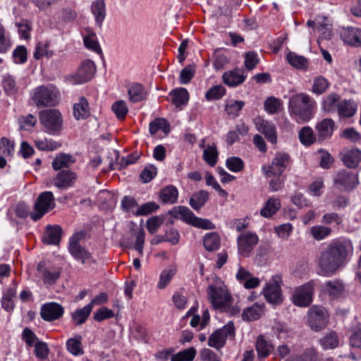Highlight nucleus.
<instances>
[{
	"mask_svg": "<svg viewBox=\"0 0 361 361\" xmlns=\"http://www.w3.org/2000/svg\"><path fill=\"white\" fill-rule=\"evenodd\" d=\"M353 252V246L350 240H333L320 252L315 260L317 274L324 277L333 276L347 264Z\"/></svg>",
	"mask_w": 361,
	"mask_h": 361,
	"instance_id": "f257e3e1",
	"label": "nucleus"
},
{
	"mask_svg": "<svg viewBox=\"0 0 361 361\" xmlns=\"http://www.w3.org/2000/svg\"><path fill=\"white\" fill-rule=\"evenodd\" d=\"M208 300L215 310L223 312H230L232 314L238 313V308L231 310L233 303V297L227 286L221 278L212 276L207 288Z\"/></svg>",
	"mask_w": 361,
	"mask_h": 361,
	"instance_id": "f03ea898",
	"label": "nucleus"
},
{
	"mask_svg": "<svg viewBox=\"0 0 361 361\" xmlns=\"http://www.w3.org/2000/svg\"><path fill=\"white\" fill-rule=\"evenodd\" d=\"M317 102L306 93H299L292 96L288 102V111L291 116L298 122L310 121L316 112Z\"/></svg>",
	"mask_w": 361,
	"mask_h": 361,
	"instance_id": "7ed1b4c3",
	"label": "nucleus"
},
{
	"mask_svg": "<svg viewBox=\"0 0 361 361\" xmlns=\"http://www.w3.org/2000/svg\"><path fill=\"white\" fill-rule=\"evenodd\" d=\"M30 99L38 109L55 106L60 100V92L53 85H39L31 90Z\"/></svg>",
	"mask_w": 361,
	"mask_h": 361,
	"instance_id": "20e7f679",
	"label": "nucleus"
},
{
	"mask_svg": "<svg viewBox=\"0 0 361 361\" xmlns=\"http://www.w3.org/2000/svg\"><path fill=\"white\" fill-rule=\"evenodd\" d=\"M96 71L94 62L90 59H85L80 63L75 73L66 77V80L72 85L83 84L94 77Z\"/></svg>",
	"mask_w": 361,
	"mask_h": 361,
	"instance_id": "39448f33",
	"label": "nucleus"
},
{
	"mask_svg": "<svg viewBox=\"0 0 361 361\" xmlns=\"http://www.w3.org/2000/svg\"><path fill=\"white\" fill-rule=\"evenodd\" d=\"M316 281L311 280L294 288L292 293L293 303L301 307L310 305L313 300V295Z\"/></svg>",
	"mask_w": 361,
	"mask_h": 361,
	"instance_id": "423d86ee",
	"label": "nucleus"
},
{
	"mask_svg": "<svg viewBox=\"0 0 361 361\" xmlns=\"http://www.w3.org/2000/svg\"><path fill=\"white\" fill-rule=\"evenodd\" d=\"M281 285V276L279 275H274L262 288V293L269 303L274 305H279L283 302V298Z\"/></svg>",
	"mask_w": 361,
	"mask_h": 361,
	"instance_id": "0eeeda50",
	"label": "nucleus"
},
{
	"mask_svg": "<svg viewBox=\"0 0 361 361\" xmlns=\"http://www.w3.org/2000/svg\"><path fill=\"white\" fill-rule=\"evenodd\" d=\"M56 206L54 194L50 191L40 193L35 203L34 209L30 213V218L37 221L45 214L54 209Z\"/></svg>",
	"mask_w": 361,
	"mask_h": 361,
	"instance_id": "6e6552de",
	"label": "nucleus"
},
{
	"mask_svg": "<svg viewBox=\"0 0 361 361\" xmlns=\"http://www.w3.org/2000/svg\"><path fill=\"white\" fill-rule=\"evenodd\" d=\"M145 230L142 227H131L128 233L123 235L120 243L126 248L134 247L142 256L145 244Z\"/></svg>",
	"mask_w": 361,
	"mask_h": 361,
	"instance_id": "1a4fd4ad",
	"label": "nucleus"
},
{
	"mask_svg": "<svg viewBox=\"0 0 361 361\" xmlns=\"http://www.w3.org/2000/svg\"><path fill=\"white\" fill-rule=\"evenodd\" d=\"M41 124L46 131L50 134H55L60 130L63 119L61 112L55 109L41 111L39 114Z\"/></svg>",
	"mask_w": 361,
	"mask_h": 361,
	"instance_id": "9d476101",
	"label": "nucleus"
},
{
	"mask_svg": "<svg viewBox=\"0 0 361 361\" xmlns=\"http://www.w3.org/2000/svg\"><path fill=\"white\" fill-rule=\"evenodd\" d=\"M169 214L172 218L180 219L185 224L190 226H211V222L195 216L193 212L187 207L178 206L173 207Z\"/></svg>",
	"mask_w": 361,
	"mask_h": 361,
	"instance_id": "9b49d317",
	"label": "nucleus"
},
{
	"mask_svg": "<svg viewBox=\"0 0 361 361\" xmlns=\"http://www.w3.org/2000/svg\"><path fill=\"white\" fill-rule=\"evenodd\" d=\"M37 276L44 285L51 286L61 276V269L58 266L46 262H40L37 266Z\"/></svg>",
	"mask_w": 361,
	"mask_h": 361,
	"instance_id": "f8f14e48",
	"label": "nucleus"
},
{
	"mask_svg": "<svg viewBox=\"0 0 361 361\" xmlns=\"http://www.w3.org/2000/svg\"><path fill=\"white\" fill-rule=\"evenodd\" d=\"M85 237V233L80 231L74 233L69 240L68 251L76 259L85 264L92 258V255L80 245V242Z\"/></svg>",
	"mask_w": 361,
	"mask_h": 361,
	"instance_id": "ddd939ff",
	"label": "nucleus"
},
{
	"mask_svg": "<svg viewBox=\"0 0 361 361\" xmlns=\"http://www.w3.org/2000/svg\"><path fill=\"white\" fill-rule=\"evenodd\" d=\"M329 313L322 306L314 305L308 311V322L312 329L318 331L326 327Z\"/></svg>",
	"mask_w": 361,
	"mask_h": 361,
	"instance_id": "4468645a",
	"label": "nucleus"
},
{
	"mask_svg": "<svg viewBox=\"0 0 361 361\" xmlns=\"http://www.w3.org/2000/svg\"><path fill=\"white\" fill-rule=\"evenodd\" d=\"M289 161V154L282 152L277 153L269 166L262 167L264 175L266 178H271L272 176L282 175L288 166Z\"/></svg>",
	"mask_w": 361,
	"mask_h": 361,
	"instance_id": "2eb2a0df",
	"label": "nucleus"
},
{
	"mask_svg": "<svg viewBox=\"0 0 361 361\" xmlns=\"http://www.w3.org/2000/svg\"><path fill=\"white\" fill-rule=\"evenodd\" d=\"M235 333V328L233 322H228L227 324L224 326L221 329H219L214 331L209 338L208 344L209 346L219 349L222 348L228 337H232Z\"/></svg>",
	"mask_w": 361,
	"mask_h": 361,
	"instance_id": "dca6fc26",
	"label": "nucleus"
},
{
	"mask_svg": "<svg viewBox=\"0 0 361 361\" xmlns=\"http://www.w3.org/2000/svg\"><path fill=\"white\" fill-rule=\"evenodd\" d=\"M334 183L341 190H350L358 184L357 175L347 170L340 171L334 178Z\"/></svg>",
	"mask_w": 361,
	"mask_h": 361,
	"instance_id": "f3484780",
	"label": "nucleus"
},
{
	"mask_svg": "<svg viewBox=\"0 0 361 361\" xmlns=\"http://www.w3.org/2000/svg\"><path fill=\"white\" fill-rule=\"evenodd\" d=\"M63 306L54 302L45 303L40 309V316L46 322L57 320L63 315Z\"/></svg>",
	"mask_w": 361,
	"mask_h": 361,
	"instance_id": "a211bd4d",
	"label": "nucleus"
},
{
	"mask_svg": "<svg viewBox=\"0 0 361 361\" xmlns=\"http://www.w3.org/2000/svg\"><path fill=\"white\" fill-rule=\"evenodd\" d=\"M258 241V236L254 233H243L240 234L238 238V252L243 256H248Z\"/></svg>",
	"mask_w": 361,
	"mask_h": 361,
	"instance_id": "6ab92c4d",
	"label": "nucleus"
},
{
	"mask_svg": "<svg viewBox=\"0 0 361 361\" xmlns=\"http://www.w3.org/2000/svg\"><path fill=\"white\" fill-rule=\"evenodd\" d=\"M256 129L264 135L267 141L271 144L277 142L276 128L274 123L257 117L254 120Z\"/></svg>",
	"mask_w": 361,
	"mask_h": 361,
	"instance_id": "aec40b11",
	"label": "nucleus"
},
{
	"mask_svg": "<svg viewBox=\"0 0 361 361\" xmlns=\"http://www.w3.org/2000/svg\"><path fill=\"white\" fill-rule=\"evenodd\" d=\"M321 291L331 299H337L344 295L345 286L340 280H329L322 285Z\"/></svg>",
	"mask_w": 361,
	"mask_h": 361,
	"instance_id": "412c9836",
	"label": "nucleus"
},
{
	"mask_svg": "<svg viewBox=\"0 0 361 361\" xmlns=\"http://www.w3.org/2000/svg\"><path fill=\"white\" fill-rule=\"evenodd\" d=\"M77 178V175L71 170H61L54 178V185L59 189L72 187Z\"/></svg>",
	"mask_w": 361,
	"mask_h": 361,
	"instance_id": "4be33fe9",
	"label": "nucleus"
},
{
	"mask_svg": "<svg viewBox=\"0 0 361 361\" xmlns=\"http://www.w3.org/2000/svg\"><path fill=\"white\" fill-rule=\"evenodd\" d=\"M247 75L240 68H234L226 71L222 75V80L225 85L230 87H235L245 80Z\"/></svg>",
	"mask_w": 361,
	"mask_h": 361,
	"instance_id": "5701e85b",
	"label": "nucleus"
},
{
	"mask_svg": "<svg viewBox=\"0 0 361 361\" xmlns=\"http://www.w3.org/2000/svg\"><path fill=\"white\" fill-rule=\"evenodd\" d=\"M343 41L350 46H361V29L355 27H344L341 31Z\"/></svg>",
	"mask_w": 361,
	"mask_h": 361,
	"instance_id": "b1692460",
	"label": "nucleus"
},
{
	"mask_svg": "<svg viewBox=\"0 0 361 361\" xmlns=\"http://www.w3.org/2000/svg\"><path fill=\"white\" fill-rule=\"evenodd\" d=\"M90 106L85 97H80L73 104V116L77 121L85 120L90 116Z\"/></svg>",
	"mask_w": 361,
	"mask_h": 361,
	"instance_id": "393cba45",
	"label": "nucleus"
},
{
	"mask_svg": "<svg viewBox=\"0 0 361 361\" xmlns=\"http://www.w3.org/2000/svg\"><path fill=\"white\" fill-rule=\"evenodd\" d=\"M341 156L343 164L348 168H356L361 161V151L357 148L343 149Z\"/></svg>",
	"mask_w": 361,
	"mask_h": 361,
	"instance_id": "a878e982",
	"label": "nucleus"
},
{
	"mask_svg": "<svg viewBox=\"0 0 361 361\" xmlns=\"http://www.w3.org/2000/svg\"><path fill=\"white\" fill-rule=\"evenodd\" d=\"M341 100V97L338 93L331 92L322 98L321 109L325 113H336Z\"/></svg>",
	"mask_w": 361,
	"mask_h": 361,
	"instance_id": "bb28decb",
	"label": "nucleus"
},
{
	"mask_svg": "<svg viewBox=\"0 0 361 361\" xmlns=\"http://www.w3.org/2000/svg\"><path fill=\"white\" fill-rule=\"evenodd\" d=\"M82 35L85 47L99 55H102V49L98 42L96 33L90 29H86L85 33Z\"/></svg>",
	"mask_w": 361,
	"mask_h": 361,
	"instance_id": "cd10ccee",
	"label": "nucleus"
},
{
	"mask_svg": "<svg viewBox=\"0 0 361 361\" xmlns=\"http://www.w3.org/2000/svg\"><path fill=\"white\" fill-rule=\"evenodd\" d=\"M334 121L331 118H324L316 126L318 139L324 140L331 137L334 129Z\"/></svg>",
	"mask_w": 361,
	"mask_h": 361,
	"instance_id": "c85d7f7f",
	"label": "nucleus"
},
{
	"mask_svg": "<svg viewBox=\"0 0 361 361\" xmlns=\"http://www.w3.org/2000/svg\"><path fill=\"white\" fill-rule=\"evenodd\" d=\"M54 51L51 49L50 42L44 40L37 43L33 57L36 60H40L43 58L49 59L54 56Z\"/></svg>",
	"mask_w": 361,
	"mask_h": 361,
	"instance_id": "c756f323",
	"label": "nucleus"
},
{
	"mask_svg": "<svg viewBox=\"0 0 361 361\" xmlns=\"http://www.w3.org/2000/svg\"><path fill=\"white\" fill-rule=\"evenodd\" d=\"M75 162V158L69 154L61 153L57 154L51 162L54 171H61L63 168H69Z\"/></svg>",
	"mask_w": 361,
	"mask_h": 361,
	"instance_id": "7c9ffc66",
	"label": "nucleus"
},
{
	"mask_svg": "<svg viewBox=\"0 0 361 361\" xmlns=\"http://www.w3.org/2000/svg\"><path fill=\"white\" fill-rule=\"evenodd\" d=\"M16 291L17 283L13 281L6 291L4 293L1 300L2 307L8 312L12 311L15 307L13 299L16 297Z\"/></svg>",
	"mask_w": 361,
	"mask_h": 361,
	"instance_id": "2f4dec72",
	"label": "nucleus"
},
{
	"mask_svg": "<svg viewBox=\"0 0 361 361\" xmlns=\"http://www.w3.org/2000/svg\"><path fill=\"white\" fill-rule=\"evenodd\" d=\"M357 111V104L353 100H341L336 112L340 117L350 118Z\"/></svg>",
	"mask_w": 361,
	"mask_h": 361,
	"instance_id": "473e14b6",
	"label": "nucleus"
},
{
	"mask_svg": "<svg viewBox=\"0 0 361 361\" xmlns=\"http://www.w3.org/2000/svg\"><path fill=\"white\" fill-rule=\"evenodd\" d=\"M61 227H47L42 236V241L48 245H58L61 241Z\"/></svg>",
	"mask_w": 361,
	"mask_h": 361,
	"instance_id": "72a5a7b5",
	"label": "nucleus"
},
{
	"mask_svg": "<svg viewBox=\"0 0 361 361\" xmlns=\"http://www.w3.org/2000/svg\"><path fill=\"white\" fill-rule=\"evenodd\" d=\"M91 11L94 16L96 23L101 27L106 17L104 0H95L91 6Z\"/></svg>",
	"mask_w": 361,
	"mask_h": 361,
	"instance_id": "f704fd0d",
	"label": "nucleus"
},
{
	"mask_svg": "<svg viewBox=\"0 0 361 361\" xmlns=\"http://www.w3.org/2000/svg\"><path fill=\"white\" fill-rule=\"evenodd\" d=\"M178 197V189L172 185L164 188L159 192V198L164 204H174Z\"/></svg>",
	"mask_w": 361,
	"mask_h": 361,
	"instance_id": "c9c22d12",
	"label": "nucleus"
},
{
	"mask_svg": "<svg viewBox=\"0 0 361 361\" xmlns=\"http://www.w3.org/2000/svg\"><path fill=\"white\" fill-rule=\"evenodd\" d=\"M286 59L290 65L297 69L306 71L308 68V59L303 56L290 51L286 54Z\"/></svg>",
	"mask_w": 361,
	"mask_h": 361,
	"instance_id": "e433bc0d",
	"label": "nucleus"
},
{
	"mask_svg": "<svg viewBox=\"0 0 361 361\" xmlns=\"http://www.w3.org/2000/svg\"><path fill=\"white\" fill-rule=\"evenodd\" d=\"M330 85V82L326 78L318 75L312 80L311 92L316 95H321L327 91Z\"/></svg>",
	"mask_w": 361,
	"mask_h": 361,
	"instance_id": "4c0bfd02",
	"label": "nucleus"
},
{
	"mask_svg": "<svg viewBox=\"0 0 361 361\" xmlns=\"http://www.w3.org/2000/svg\"><path fill=\"white\" fill-rule=\"evenodd\" d=\"M209 193L205 190H200L192 194L189 204L195 210L200 209L208 201Z\"/></svg>",
	"mask_w": 361,
	"mask_h": 361,
	"instance_id": "58836bf2",
	"label": "nucleus"
},
{
	"mask_svg": "<svg viewBox=\"0 0 361 361\" xmlns=\"http://www.w3.org/2000/svg\"><path fill=\"white\" fill-rule=\"evenodd\" d=\"M170 94L172 97V103L176 107L185 105L189 99L188 92L183 87L172 90Z\"/></svg>",
	"mask_w": 361,
	"mask_h": 361,
	"instance_id": "ea45409f",
	"label": "nucleus"
},
{
	"mask_svg": "<svg viewBox=\"0 0 361 361\" xmlns=\"http://www.w3.org/2000/svg\"><path fill=\"white\" fill-rule=\"evenodd\" d=\"M339 341L337 333L331 331L320 338L319 343L324 350H330L337 348L339 345Z\"/></svg>",
	"mask_w": 361,
	"mask_h": 361,
	"instance_id": "a19ab883",
	"label": "nucleus"
},
{
	"mask_svg": "<svg viewBox=\"0 0 361 361\" xmlns=\"http://www.w3.org/2000/svg\"><path fill=\"white\" fill-rule=\"evenodd\" d=\"M92 312L90 306L86 305L82 308L77 309L71 313V318L76 326L84 324Z\"/></svg>",
	"mask_w": 361,
	"mask_h": 361,
	"instance_id": "79ce46f5",
	"label": "nucleus"
},
{
	"mask_svg": "<svg viewBox=\"0 0 361 361\" xmlns=\"http://www.w3.org/2000/svg\"><path fill=\"white\" fill-rule=\"evenodd\" d=\"M281 207V202L279 199L271 197L269 198L264 207L261 209V216L269 218L276 213V212Z\"/></svg>",
	"mask_w": 361,
	"mask_h": 361,
	"instance_id": "37998d69",
	"label": "nucleus"
},
{
	"mask_svg": "<svg viewBox=\"0 0 361 361\" xmlns=\"http://www.w3.org/2000/svg\"><path fill=\"white\" fill-rule=\"evenodd\" d=\"M263 312V305L258 303H255L250 307L244 310L242 317L246 321L257 320Z\"/></svg>",
	"mask_w": 361,
	"mask_h": 361,
	"instance_id": "c03bdc74",
	"label": "nucleus"
},
{
	"mask_svg": "<svg viewBox=\"0 0 361 361\" xmlns=\"http://www.w3.org/2000/svg\"><path fill=\"white\" fill-rule=\"evenodd\" d=\"M273 349L272 345L262 335L256 341V350L259 357H267Z\"/></svg>",
	"mask_w": 361,
	"mask_h": 361,
	"instance_id": "a18cd8bd",
	"label": "nucleus"
},
{
	"mask_svg": "<svg viewBox=\"0 0 361 361\" xmlns=\"http://www.w3.org/2000/svg\"><path fill=\"white\" fill-rule=\"evenodd\" d=\"M219 152L214 143L209 145L203 151V159L210 166L217 163Z\"/></svg>",
	"mask_w": 361,
	"mask_h": 361,
	"instance_id": "49530a36",
	"label": "nucleus"
},
{
	"mask_svg": "<svg viewBox=\"0 0 361 361\" xmlns=\"http://www.w3.org/2000/svg\"><path fill=\"white\" fill-rule=\"evenodd\" d=\"M245 106L243 101H238L235 99H229L226 102L225 111L232 118L238 117L240 111Z\"/></svg>",
	"mask_w": 361,
	"mask_h": 361,
	"instance_id": "de8ad7c7",
	"label": "nucleus"
},
{
	"mask_svg": "<svg viewBox=\"0 0 361 361\" xmlns=\"http://www.w3.org/2000/svg\"><path fill=\"white\" fill-rule=\"evenodd\" d=\"M149 130L152 135L157 134L159 130H161L164 133H169L170 125L166 119L157 118L150 123Z\"/></svg>",
	"mask_w": 361,
	"mask_h": 361,
	"instance_id": "09e8293b",
	"label": "nucleus"
},
{
	"mask_svg": "<svg viewBox=\"0 0 361 361\" xmlns=\"http://www.w3.org/2000/svg\"><path fill=\"white\" fill-rule=\"evenodd\" d=\"M128 93L130 100L133 102H139L145 99V94L143 87L140 83L133 84L128 89Z\"/></svg>",
	"mask_w": 361,
	"mask_h": 361,
	"instance_id": "8fccbe9b",
	"label": "nucleus"
},
{
	"mask_svg": "<svg viewBox=\"0 0 361 361\" xmlns=\"http://www.w3.org/2000/svg\"><path fill=\"white\" fill-rule=\"evenodd\" d=\"M2 85L6 94L8 96H13L18 93V87L12 75H5L3 78Z\"/></svg>",
	"mask_w": 361,
	"mask_h": 361,
	"instance_id": "3c124183",
	"label": "nucleus"
},
{
	"mask_svg": "<svg viewBox=\"0 0 361 361\" xmlns=\"http://www.w3.org/2000/svg\"><path fill=\"white\" fill-rule=\"evenodd\" d=\"M176 273V269L174 267H169L164 269L160 274L159 279L157 283V288L164 289L171 281L173 277Z\"/></svg>",
	"mask_w": 361,
	"mask_h": 361,
	"instance_id": "603ef678",
	"label": "nucleus"
},
{
	"mask_svg": "<svg viewBox=\"0 0 361 361\" xmlns=\"http://www.w3.org/2000/svg\"><path fill=\"white\" fill-rule=\"evenodd\" d=\"M34 142L36 148L40 151H54L61 146L57 142L47 137L36 139Z\"/></svg>",
	"mask_w": 361,
	"mask_h": 361,
	"instance_id": "864d4df0",
	"label": "nucleus"
},
{
	"mask_svg": "<svg viewBox=\"0 0 361 361\" xmlns=\"http://www.w3.org/2000/svg\"><path fill=\"white\" fill-rule=\"evenodd\" d=\"M82 337L80 336L76 338H69L66 341V348L68 351L73 355H80L83 354V350L81 343Z\"/></svg>",
	"mask_w": 361,
	"mask_h": 361,
	"instance_id": "5fc2aeb1",
	"label": "nucleus"
},
{
	"mask_svg": "<svg viewBox=\"0 0 361 361\" xmlns=\"http://www.w3.org/2000/svg\"><path fill=\"white\" fill-rule=\"evenodd\" d=\"M197 351L194 347H190L183 350L179 351L173 355L171 361H192L195 357Z\"/></svg>",
	"mask_w": 361,
	"mask_h": 361,
	"instance_id": "6e6d98bb",
	"label": "nucleus"
},
{
	"mask_svg": "<svg viewBox=\"0 0 361 361\" xmlns=\"http://www.w3.org/2000/svg\"><path fill=\"white\" fill-rule=\"evenodd\" d=\"M203 244L208 251L217 250L220 245V238L215 233H207L204 238Z\"/></svg>",
	"mask_w": 361,
	"mask_h": 361,
	"instance_id": "4d7b16f0",
	"label": "nucleus"
},
{
	"mask_svg": "<svg viewBox=\"0 0 361 361\" xmlns=\"http://www.w3.org/2000/svg\"><path fill=\"white\" fill-rule=\"evenodd\" d=\"M226 92V88L221 85L212 87L205 94V98L210 100H217L222 98Z\"/></svg>",
	"mask_w": 361,
	"mask_h": 361,
	"instance_id": "13d9d810",
	"label": "nucleus"
},
{
	"mask_svg": "<svg viewBox=\"0 0 361 361\" xmlns=\"http://www.w3.org/2000/svg\"><path fill=\"white\" fill-rule=\"evenodd\" d=\"M299 139L304 145H311L315 141L312 129L309 126L303 127L299 132Z\"/></svg>",
	"mask_w": 361,
	"mask_h": 361,
	"instance_id": "bf43d9fd",
	"label": "nucleus"
},
{
	"mask_svg": "<svg viewBox=\"0 0 361 361\" xmlns=\"http://www.w3.org/2000/svg\"><path fill=\"white\" fill-rule=\"evenodd\" d=\"M13 61L16 64H23L27 60V50L23 45L17 46L12 53Z\"/></svg>",
	"mask_w": 361,
	"mask_h": 361,
	"instance_id": "052dcab7",
	"label": "nucleus"
},
{
	"mask_svg": "<svg viewBox=\"0 0 361 361\" xmlns=\"http://www.w3.org/2000/svg\"><path fill=\"white\" fill-rule=\"evenodd\" d=\"M16 26L18 27V32L20 39H30V32L32 30V26L28 20H21L19 22H16Z\"/></svg>",
	"mask_w": 361,
	"mask_h": 361,
	"instance_id": "680f3d73",
	"label": "nucleus"
},
{
	"mask_svg": "<svg viewBox=\"0 0 361 361\" xmlns=\"http://www.w3.org/2000/svg\"><path fill=\"white\" fill-rule=\"evenodd\" d=\"M226 166L231 171L238 173L244 169L245 164L241 158L231 157L226 159Z\"/></svg>",
	"mask_w": 361,
	"mask_h": 361,
	"instance_id": "e2e57ef3",
	"label": "nucleus"
},
{
	"mask_svg": "<svg viewBox=\"0 0 361 361\" xmlns=\"http://www.w3.org/2000/svg\"><path fill=\"white\" fill-rule=\"evenodd\" d=\"M111 110L119 120L124 119L128 112V109L123 100L114 102L111 106Z\"/></svg>",
	"mask_w": 361,
	"mask_h": 361,
	"instance_id": "0e129e2a",
	"label": "nucleus"
},
{
	"mask_svg": "<svg viewBox=\"0 0 361 361\" xmlns=\"http://www.w3.org/2000/svg\"><path fill=\"white\" fill-rule=\"evenodd\" d=\"M14 152V142L6 137L0 139V154L5 157L13 155Z\"/></svg>",
	"mask_w": 361,
	"mask_h": 361,
	"instance_id": "69168bd1",
	"label": "nucleus"
},
{
	"mask_svg": "<svg viewBox=\"0 0 361 361\" xmlns=\"http://www.w3.org/2000/svg\"><path fill=\"white\" fill-rule=\"evenodd\" d=\"M11 47L10 35L6 32L4 26L0 23V53H6Z\"/></svg>",
	"mask_w": 361,
	"mask_h": 361,
	"instance_id": "338daca9",
	"label": "nucleus"
},
{
	"mask_svg": "<svg viewBox=\"0 0 361 361\" xmlns=\"http://www.w3.org/2000/svg\"><path fill=\"white\" fill-rule=\"evenodd\" d=\"M121 207L124 212L135 214L137 203L134 197L125 196L121 201Z\"/></svg>",
	"mask_w": 361,
	"mask_h": 361,
	"instance_id": "774afa93",
	"label": "nucleus"
}]
</instances>
